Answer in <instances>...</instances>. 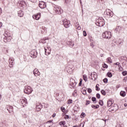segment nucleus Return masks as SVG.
Here are the masks:
<instances>
[{"mask_svg": "<svg viewBox=\"0 0 127 127\" xmlns=\"http://www.w3.org/2000/svg\"><path fill=\"white\" fill-rule=\"evenodd\" d=\"M95 24L97 26H104L105 25V20L103 17H98V19L96 20Z\"/></svg>", "mask_w": 127, "mask_h": 127, "instance_id": "nucleus-1", "label": "nucleus"}, {"mask_svg": "<svg viewBox=\"0 0 127 127\" xmlns=\"http://www.w3.org/2000/svg\"><path fill=\"white\" fill-rule=\"evenodd\" d=\"M54 10L57 14H61L63 12V10L61 8V7L57 5H54Z\"/></svg>", "mask_w": 127, "mask_h": 127, "instance_id": "nucleus-2", "label": "nucleus"}, {"mask_svg": "<svg viewBox=\"0 0 127 127\" xmlns=\"http://www.w3.org/2000/svg\"><path fill=\"white\" fill-rule=\"evenodd\" d=\"M102 37L106 39H110L112 37V33L109 31L104 32L102 34Z\"/></svg>", "mask_w": 127, "mask_h": 127, "instance_id": "nucleus-3", "label": "nucleus"}, {"mask_svg": "<svg viewBox=\"0 0 127 127\" xmlns=\"http://www.w3.org/2000/svg\"><path fill=\"white\" fill-rule=\"evenodd\" d=\"M104 14L107 15L109 18H112V17L114 16V12H113V11L109 9H107L104 12Z\"/></svg>", "mask_w": 127, "mask_h": 127, "instance_id": "nucleus-4", "label": "nucleus"}, {"mask_svg": "<svg viewBox=\"0 0 127 127\" xmlns=\"http://www.w3.org/2000/svg\"><path fill=\"white\" fill-rule=\"evenodd\" d=\"M63 24L64 25L65 28H69V27H70V25H71L70 21L67 20L66 19L63 20Z\"/></svg>", "mask_w": 127, "mask_h": 127, "instance_id": "nucleus-5", "label": "nucleus"}, {"mask_svg": "<svg viewBox=\"0 0 127 127\" xmlns=\"http://www.w3.org/2000/svg\"><path fill=\"white\" fill-rule=\"evenodd\" d=\"M32 91V88L30 87V86H25V89H24V93L27 94V95L31 94Z\"/></svg>", "mask_w": 127, "mask_h": 127, "instance_id": "nucleus-6", "label": "nucleus"}, {"mask_svg": "<svg viewBox=\"0 0 127 127\" xmlns=\"http://www.w3.org/2000/svg\"><path fill=\"white\" fill-rule=\"evenodd\" d=\"M29 55L32 58H36L37 57V51L35 50H33L30 52Z\"/></svg>", "mask_w": 127, "mask_h": 127, "instance_id": "nucleus-7", "label": "nucleus"}, {"mask_svg": "<svg viewBox=\"0 0 127 127\" xmlns=\"http://www.w3.org/2000/svg\"><path fill=\"white\" fill-rule=\"evenodd\" d=\"M20 103L22 104V107H24L27 105V100L25 98H22L20 99Z\"/></svg>", "mask_w": 127, "mask_h": 127, "instance_id": "nucleus-8", "label": "nucleus"}, {"mask_svg": "<svg viewBox=\"0 0 127 127\" xmlns=\"http://www.w3.org/2000/svg\"><path fill=\"white\" fill-rule=\"evenodd\" d=\"M69 85L71 87L70 88L72 89V88H74V87L77 85V82H76L75 79L71 78L70 79V83H69Z\"/></svg>", "mask_w": 127, "mask_h": 127, "instance_id": "nucleus-9", "label": "nucleus"}, {"mask_svg": "<svg viewBox=\"0 0 127 127\" xmlns=\"http://www.w3.org/2000/svg\"><path fill=\"white\" fill-rule=\"evenodd\" d=\"M5 110L8 111L9 114H12L13 113V107L10 106H7L5 108Z\"/></svg>", "mask_w": 127, "mask_h": 127, "instance_id": "nucleus-10", "label": "nucleus"}, {"mask_svg": "<svg viewBox=\"0 0 127 127\" xmlns=\"http://www.w3.org/2000/svg\"><path fill=\"white\" fill-rule=\"evenodd\" d=\"M41 16V13H38L37 14L33 15V18H34V19H36V20H39Z\"/></svg>", "mask_w": 127, "mask_h": 127, "instance_id": "nucleus-11", "label": "nucleus"}, {"mask_svg": "<svg viewBox=\"0 0 127 127\" xmlns=\"http://www.w3.org/2000/svg\"><path fill=\"white\" fill-rule=\"evenodd\" d=\"M91 79L92 80H93V81H96V79L98 78V75H97V73H96L95 72L91 73Z\"/></svg>", "mask_w": 127, "mask_h": 127, "instance_id": "nucleus-12", "label": "nucleus"}, {"mask_svg": "<svg viewBox=\"0 0 127 127\" xmlns=\"http://www.w3.org/2000/svg\"><path fill=\"white\" fill-rule=\"evenodd\" d=\"M39 6L42 9L45 8L46 7V3L44 2V1H41L39 3Z\"/></svg>", "mask_w": 127, "mask_h": 127, "instance_id": "nucleus-13", "label": "nucleus"}, {"mask_svg": "<svg viewBox=\"0 0 127 127\" xmlns=\"http://www.w3.org/2000/svg\"><path fill=\"white\" fill-rule=\"evenodd\" d=\"M42 104H41V103H39L37 104L36 108L38 112H40V111H41V109H42Z\"/></svg>", "mask_w": 127, "mask_h": 127, "instance_id": "nucleus-14", "label": "nucleus"}, {"mask_svg": "<svg viewBox=\"0 0 127 127\" xmlns=\"http://www.w3.org/2000/svg\"><path fill=\"white\" fill-rule=\"evenodd\" d=\"M33 74L34 76L37 77V76H40V72H39V71H38V69L37 68H35L33 70Z\"/></svg>", "mask_w": 127, "mask_h": 127, "instance_id": "nucleus-15", "label": "nucleus"}, {"mask_svg": "<svg viewBox=\"0 0 127 127\" xmlns=\"http://www.w3.org/2000/svg\"><path fill=\"white\" fill-rule=\"evenodd\" d=\"M13 61L14 60L12 58H10L9 59V67L10 68H12V66H13Z\"/></svg>", "mask_w": 127, "mask_h": 127, "instance_id": "nucleus-16", "label": "nucleus"}, {"mask_svg": "<svg viewBox=\"0 0 127 127\" xmlns=\"http://www.w3.org/2000/svg\"><path fill=\"white\" fill-rule=\"evenodd\" d=\"M47 40H49V38L48 37H45L43 38V39L41 40L40 41V42H42V43H43V44L46 43L47 42Z\"/></svg>", "mask_w": 127, "mask_h": 127, "instance_id": "nucleus-17", "label": "nucleus"}, {"mask_svg": "<svg viewBox=\"0 0 127 127\" xmlns=\"http://www.w3.org/2000/svg\"><path fill=\"white\" fill-rule=\"evenodd\" d=\"M67 45L70 46V47H73L74 46V43L72 42L71 41H68L66 43Z\"/></svg>", "mask_w": 127, "mask_h": 127, "instance_id": "nucleus-18", "label": "nucleus"}, {"mask_svg": "<svg viewBox=\"0 0 127 127\" xmlns=\"http://www.w3.org/2000/svg\"><path fill=\"white\" fill-rule=\"evenodd\" d=\"M23 14H24V13L22 10H19L18 11V15L20 17H22V16H23Z\"/></svg>", "mask_w": 127, "mask_h": 127, "instance_id": "nucleus-19", "label": "nucleus"}, {"mask_svg": "<svg viewBox=\"0 0 127 127\" xmlns=\"http://www.w3.org/2000/svg\"><path fill=\"white\" fill-rule=\"evenodd\" d=\"M47 49H48V50H50V52H47V49H46V48H45V55H49L50 54V50H51V49H50V48L49 47H47Z\"/></svg>", "mask_w": 127, "mask_h": 127, "instance_id": "nucleus-20", "label": "nucleus"}, {"mask_svg": "<svg viewBox=\"0 0 127 127\" xmlns=\"http://www.w3.org/2000/svg\"><path fill=\"white\" fill-rule=\"evenodd\" d=\"M83 95H87V88L86 87H83L81 89Z\"/></svg>", "mask_w": 127, "mask_h": 127, "instance_id": "nucleus-21", "label": "nucleus"}, {"mask_svg": "<svg viewBox=\"0 0 127 127\" xmlns=\"http://www.w3.org/2000/svg\"><path fill=\"white\" fill-rule=\"evenodd\" d=\"M119 19V17L117 16L116 15H113L112 17V21H117L118 19Z\"/></svg>", "mask_w": 127, "mask_h": 127, "instance_id": "nucleus-22", "label": "nucleus"}, {"mask_svg": "<svg viewBox=\"0 0 127 127\" xmlns=\"http://www.w3.org/2000/svg\"><path fill=\"white\" fill-rule=\"evenodd\" d=\"M0 127H7V124H5L4 122L0 123Z\"/></svg>", "mask_w": 127, "mask_h": 127, "instance_id": "nucleus-23", "label": "nucleus"}, {"mask_svg": "<svg viewBox=\"0 0 127 127\" xmlns=\"http://www.w3.org/2000/svg\"><path fill=\"white\" fill-rule=\"evenodd\" d=\"M112 105H113V101L109 100L107 102V107H108V108H110V107H111Z\"/></svg>", "mask_w": 127, "mask_h": 127, "instance_id": "nucleus-24", "label": "nucleus"}, {"mask_svg": "<svg viewBox=\"0 0 127 127\" xmlns=\"http://www.w3.org/2000/svg\"><path fill=\"white\" fill-rule=\"evenodd\" d=\"M20 4L22 5V7L23 8V6H26V2L25 1L22 0L20 1Z\"/></svg>", "mask_w": 127, "mask_h": 127, "instance_id": "nucleus-25", "label": "nucleus"}, {"mask_svg": "<svg viewBox=\"0 0 127 127\" xmlns=\"http://www.w3.org/2000/svg\"><path fill=\"white\" fill-rule=\"evenodd\" d=\"M91 107L92 109H99L100 108V105H92Z\"/></svg>", "mask_w": 127, "mask_h": 127, "instance_id": "nucleus-26", "label": "nucleus"}, {"mask_svg": "<svg viewBox=\"0 0 127 127\" xmlns=\"http://www.w3.org/2000/svg\"><path fill=\"white\" fill-rule=\"evenodd\" d=\"M126 93L125 91H121L120 92V96H121V97H126Z\"/></svg>", "mask_w": 127, "mask_h": 127, "instance_id": "nucleus-27", "label": "nucleus"}, {"mask_svg": "<svg viewBox=\"0 0 127 127\" xmlns=\"http://www.w3.org/2000/svg\"><path fill=\"white\" fill-rule=\"evenodd\" d=\"M107 63H109V64H111V63H113V61H112V59L111 58H108L107 59Z\"/></svg>", "mask_w": 127, "mask_h": 127, "instance_id": "nucleus-28", "label": "nucleus"}, {"mask_svg": "<svg viewBox=\"0 0 127 127\" xmlns=\"http://www.w3.org/2000/svg\"><path fill=\"white\" fill-rule=\"evenodd\" d=\"M83 79L85 82H87L88 81V77L86 75L84 74L83 75Z\"/></svg>", "mask_w": 127, "mask_h": 127, "instance_id": "nucleus-29", "label": "nucleus"}, {"mask_svg": "<svg viewBox=\"0 0 127 127\" xmlns=\"http://www.w3.org/2000/svg\"><path fill=\"white\" fill-rule=\"evenodd\" d=\"M72 96L73 97H75L76 98V97H77V96H78V94L77 93V90H75L73 92V93H72Z\"/></svg>", "mask_w": 127, "mask_h": 127, "instance_id": "nucleus-30", "label": "nucleus"}, {"mask_svg": "<svg viewBox=\"0 0 127 127\" xmlns=\"http://www.w3.org/2000/svg\"><path fill=\"white\" fill-rule=\"evenodd\" d=\"M59 125L60 126H65V125H66V122H65V121H62V122H60L59 123Z\"/></svg>", "mask_w": 127, "mask_h": 127, "instance_id": "nucleus-31", "label": "nucleus"}, {"mask_svg": "<svg viewBox=\"0 0 127 127\" xmlns=\"http://www.w3.org/2000/svg\"><path fill=\"white\" fill-rule=\"evenodd\" d=\"M121 30V26H119L116 27V28L115 30V32H118Z\"/></svg>", "mask_w": 127, "mask_h": 127, "instance_id": "nucleus-32", "label": "nucleus"}, {"mask_svg": "<svg viewBox=\"0 0 127 127\" xmlns=\"http://www.w3.org/2000/svg\"><path fill=\"white\" fill-rule=\"evenodd\" d=\"M107 76L109 78H112L113 77V74H112V72H108L107 73Z\"/></svg>", "mask_w": 127, "mask_h": 127, "instance_id": "nucleus-33", "label": "nucleus"}, {"mask_svg": "<svg viewBox=\"0 0 127 127\" xmlns=\"http://www.w3.org/2000/svg\"><path fill=\"white\" fill-rule=\"evenodd\" d=\"M114 65H118V67H119V69H120V70H121V69L123 68V67H121V65H120V63H119V62L114 63Z\"/></svg>", "mask_w": 127, "mask_h": 127, "instance_id": "nucleus-34", "label": "nucleus"}, {"mask_svg": "<svg viewBox=\"0 0 127 127\" xmlns=\"http://www.w3.org/2000/svg\"><path fill=\"white\" fill-rule=\"evenodd\" d=\"M99 105L103 107V106H104V101H103V100H99Z\"/></svg>", "mask_w": 127, "mask_h": 127, "instance_id": "nucleus-35", "label": "nucleus"}, {"mask_svg": "<svg viewBox=\"0 0 127 127\" xmlns=\"http://www.w3.org/2000/svg\"><path fill=\"white\" fill-rule=\"evenodd\" d=\"M85 117H86V114H85L84 112H82L80 115V118L83 119V118H85Z\"/></svg>", "mask_w": 127, "mask_h": 127, "instance_id": "nucleus-36", "label": "nucleus"}, {"mask_svg": "<svg viewBox=\"0 0 127 127\" xmlns=\"http://www.w3.org/2000/svg\"><path fill=\"white\" fill-rule=\"evenodd\" d=\"M7 42H10L11 40V36H9L6 37Z\"/></svg>", "mask_w": 127, "mask_h": 127, "instance_id": "nucleus-37", "label": "nucleus"}, {"mask_svg": "<svg viewBox=\"0 0 127 127\" xmlns=\"http://www.w3.org/2000/svg\"><path fill=\"white\" fill-rule=\"evenodd\" d=\"M99 84H96V86H95V88H96V90L97 91H100V87H99Z\"/></svg>", "mask_w": 127, "mask_h": 127, "instance_id": "nucleus-38", "label": "nucleus"}, {"mask_svg": "<svg viewBox=\"0 0 127 127\" xmlns=\"http://www.w3.org/2000/svg\"><path fill=\"white\" fill-rule=\"evenodd\" d=\"M101 93L103 96H106V91H105V90L102 89L101 90Z\"/></svg>", "mask_w": 127, "mask_h": 127, "instance_id": "nucleus-39", "label": "nucleus"}, {"mask_svg": "<svg viewBox=\"0 0 127 127\" xmlns=\"http://www.w3.org/2000/svg\"><path fill=\"white\" fill-rule=\"evenodd\" d=\"M122 74L123 76H126L127 75V71L126 70L122 72Z\"/></svg>", "mask_w": 127, "mask_h": 127, "instance_id": "nucleus-40", "label": "nucleus"}, {"mask_svg": "<svg viewBox=\"0 0 127 127\" xmlns=\"http://www.w3.org/2000/svg\"><path fill=\"white\" fill-rule=\"evenodd\" d=\"M91 100H92V102H96V101H97V98H96V97H92L91 98Z\"/></svg>", "mask_w": 127, "mask_h": 127, "instance_id": "nucleus-41", "label": "nucleus"}, {"mask_svg": "<svg viewBox=\"0 0 127 127\" xmlns=\"http://www.w3.org/2000/svg\"><path fill=\"white\" fill-rule=\"evenodd\" d=\"M86 90H87V92L89 94H91V93H92V89L91 88H87Z\"/></svg>", "mask_w": 127, "mask_h": 127, "instance_id": "nucleus-42", "label": "nucleus"}, {"mask_svg": "<svg viewBox=\"0 0 127 127\" xmlns=\"http://www.w3.org/2000/svg\"><path fill=\"white\" fill-rule=\"evenodd\" d=\"M104 83H105V84H107V83H108V78H104L103 80Z\"/></svg>", "mask_w": 127, "mask_h": 127, "instance_id": "nucleus-43", "label": "nucleus"}, {"mask_svg": "<svg viewBox=\"0 0 127 127\" xmlns=\"http://www.w3.org/2000/svg\"><path fill=\"white\" fill-rule=\"evenodd\" d=\"M96 98H97V99H100L101 95H100L99 93H97L96 94Z\"/></svg>", "mask_w": 127, "mask_h": 127, "instance_id": "nucleus-44", "label": "nucleus"}, {"mask_svg": "<svg viewBox=\"0 0 127 127\" xmlns=\"http://www.w3.org/2000/svg\"><path fill=\"white\" fill-rule=\"evenodd\" d=\"M73 103V100L71 99H68V104H72Z\"/></svg>", "mask_w": 127, "mask_h": 127, "instance_id": "nucleus-45", "label": "nucleus"}, {"mask_svg": "<svg viewBox=\"0 0 127 127\" xmlns=\"http://www.w3.org/2000/svg\"><path fill=\"white\" fill-rule=\"evenodd\" d=\"M3 41H4V42H7V40L6 39V36H5V37L3 38Z\"/></svg>", "mask_w": 127, "mask_h": 127, "instance_id": "nucleus-46", "label": "nucleus"}, {"mask_svg": "<svg viewBox=\"0 0 127 127\" xmlns=\"http://www.w3.org/2000/svg\"><path fill=\"white\" fill-rule=\"evenodd\" d=\"M90 101L89 100H86V103L85 104L86 106H88V105H90Z\"/></svg>", "mask_w": 127, "mask_h": 127, "instance_id": "nucleus-47", "label": "nucleus"}, {"mask_svg": "<svg viewBox=\"0 0 127 127\" xmlns=\"http://www.w3.org/2000/svg\"><path fill=\"white\" fill-rule=\"evenodd\" d=\"M116 127H124L123 124H119L118 126H116Z\"/></svg>", "mask_w": 127, "mask_h": 127, "instance_id": "nucleus-48", "label": "nucleus"}, {"mask_svg": "<svg viewBox=\"0 0 127 127\" xmlns=\"http://www.w3.org/2000/svg\"><path fill=\"white\" fill-rule=\"evenodd\" d=\"M103 68H106V69L108 68V65H107V64H104Z\"/></svg>", "mask_w": 127, "mask_h": 127, "instance_id": "nucleus-49", "label": "nucleus"}, {"mask_svg": "<svg viewBox=\"0 0 127 127\" xmlns=\"http://www.w3.org/2000/svg\"><path fill=\"white\" fill-rule=\"evenodd\" d=\"M83 33L84 36H87V33L86 32V31H83Z\"/></svg>", "mask_w": 127, "mask_h": 127, "instance_id": "nucleus-50", "label": "nucleus"}, {"mask_svg": "<svg viewBox=\"0 0 127 127\" xmlns=\"http://www.w3.org/2000/svg\"><path fill=\"white\" fill-rule=\"evenodd\" d=\"M52 122H53V120H49V121L44 124H48V123H52Z\"/></svg>", "mask_w": 127, "mask_h": 127, "instance_id": "nucleus-51", "label": "nucleus"}, {"mask_svg": "<svg viewBox=\"0 0 127 127\" xmlns=\"http://www.w3.org/2000/svg\"><path fill=\"white\" fill-rule=\"evenodd\" d=\"M76 29H78V30H80L81 29V27L80 26H78V27H77Z\"/></svg>", "mask_w": 127, "mask_h": 127, "instance_id": "nucleus-52", "label": "nucleus"}, {"mask_svg": "<svg viewBox=\"0 0 127 127\" xmlns=\"http://www.w3.org/2000/svg\"><path fill=\"white\" fill-rule=\"evenodd\" d=\"M127 77H125L123 79V81H125V82H127Z\"/></svg>", "mask_w": 127, "mask_h": 127, "instance_id": "nucleus-53", "label": "nucleus"}, {"mask_svg": "<svg viewBox=\"0 0 127 127\" xmlns=\"http://www.w3.org/2000/svg\"><path fill=\"white\" fill-rule=\"evenodd\" d=\"M79 127H84V124H80Z\"/></svg>", "mask_w": 127, "mask_h": 127, "instance_id": "nucleus-54", "label": "nucleus"}, {"mask_svg": "<svg viewBox=\"0 0 127 127\" xmlns=\"http://www.w3.org/2000/svg\"><path fill=\"white\" fill-rule=\"evenodd\" d=\"M64 118L65 119H69V115H65Z\"/></svg>", "mask_w": 127, "mask_h": 127, "instance_id": "nucleus-55", "label": "nucleus"}, {"mask_svg": "<svg viewBox=\"0 0 127 127\" xmlns=\"http://www.w3.org/2000/svg\"><path fill=\"white\" fill-rule=\"evenodd\" d=\"M61 109L62 111H63H63H65V108H64V107H61Z\"/></svg>", "mask_w": 127, "mask_h": 127, "instance_id": "nucleus-56", "label": "nucleus"}, {"mask_svg": "<svg viewBox=\"0 0 127 127\" xmlns=\"http://www.w3.org/2000/svg\"><path fill=\"white\" fill-rule=\"evenodd\" d=\"M2 13V10H1V8L0 7V15Z\"/></svg>", "mask_w": 127, "mask_h": 127, "instance_id": "nucleus-57", "label": "nucleus"}, {"mask_svg": "<svg viewBox=\"0 0 127 127\" xmlns=\"http://www.w3.org/2000/svg\"><path fill=\"white\" fill-rule=\"evenodd\" d=\"M78 86H79V87H81V86H82V82H79Z\"/></svg>", "mask_w": 127, "mask_h": 127, "instance_id": "nucleus-58", "label": "nucleus"}, {"mask_svg": "<svg viewBox=\"0 0 127 127\" xmlns=\"http://www.w3.org/2000/svg\"><path fill=\"white\" fill-rule=\"evenodd\" d=\"M90 46H91V47H94V45L93 43H90Z\"/></svg>", "mask_w": 127, "mask_h": 127, "instance_id": "nucleus-59", "label": "nucleus"}, {"mask_svg": "<svg viewBox=\"0 0 127 127\" xmlns=\"http://www.w3.org/2000/svg\"><path fill=\"white\" fill-rule=\"evenodd\" d=\"M55 117H56V114H54L52 115V117H53V118H55Z\"/></svg>", "mask_w": 127, "mask_h": 127, "instance_id": "nucleus-60", "label": "nucleus"}, {"mask_svg": "<svg viewBox=\"0 0 127 127\" xmlns=\"http://www.w3.org/2000/svg\"><path fill=\"white\" fill-rule=\"evenodd\" d=\"M102 121H104V122H105V126H106V122H107V120H104V119H102Z\"/></svg>", "mask_w": 127, "mask_h": 127, "instance_id": "nucleus-61", "label": "nucleus"}, {"mask_svg": "<svg viewBox=\"0 0 127 127\" xmlns=\"http://www.w3.org/2000/svg\"><path fill=\"white\" fill-rule=\"evenodd\" d=\"M2 26V23L0 22V28Z\"/></svg>", "mask_w": 127, "mask_h": 127, "instance_id": "nucleus-62", "label": "nucleus"}, {"mask_svg": "<svg viewBox=\"0 0 127 127\" xmlns=\"http://www.w3.org/2000/svg\"><path fill=\"white\" fill-rule=\"evenodd\" d=\"M79 82H81V83H82V82H83V79H82V78H80V79H79Z\"/></svg>", "mask_w": 127, "mask_h": 127, "instance_id": "nucleus-63", "label": "nucleus"}, {"mask_svg": "<svg viewBox=\"0 0 127 127\" xmlns=\"http://www.w3.org/2000/svg\"><path fill=\"white\" fill-rule=\"evenodd\" d=\"M124 106H125V107H127V103L124 104Z\"/></svg>", "mask_w": 127, "mask_h": 127, "instance_id": "nucleus-64", "label": "nucleus"}]
</instances>
